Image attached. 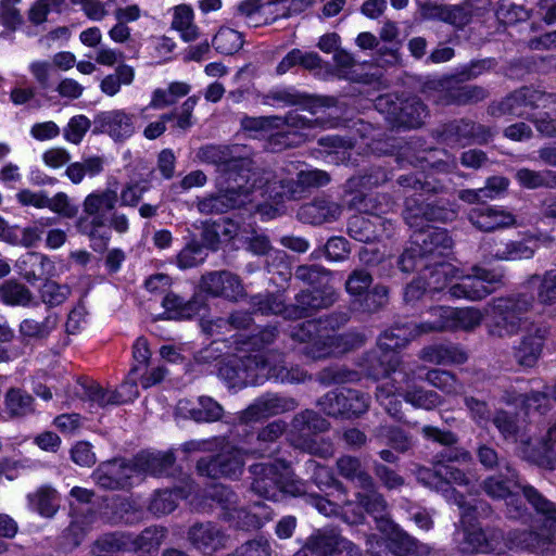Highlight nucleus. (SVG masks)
Wrapping results in <instances>:
<instances>
[{"mask_svg":"<svg viewBox=\"0 0 556 556\" xmlns=\"http://www.w3.org/2000/svg\"><path fill=\"white\" fill-rule=\"evenodd\" d=\"M535 298L519 292L493 299L486 307V329L490 336L510 338L519 333L527 324V314L533 308Z\"/></svg>","mask_w":556,"mask_h":556,"instance_id":"1","label":"nucleus"},{"mask_svg":"<svg viewBox=\"0 0 556 556\" xmlns=\"http://www.w3.org/2000/svg\"><path fill=\"white\" fill-rule=\"evenodd\" d=\"M249 471L252 479L250 489L260 497L278 501L281 494L302 496L306 493L305 483L294 478L286 460L254 464Z\"/></svg>","mask_w":556,"mask_h":556,"instance_id":"2","label":"nucleus"},{"mask_svg":"<svg viewBox=\"0 0 556 556\" xmlns=\"http://www.w3.org/2000/svg\"><path fill=\"white\" fill-rule=\"evenodd\" d=\"M197 156L204 163L215 165L225 182L252 181L257 167L251 157V150L241 144H207L199 149Z\"/></svg>","mask_w":556,"mask_h":556,"instance_id":"3","label":"nucleus"},{"mask_svg":"<svg viewBox=\"0 0 556 556\" xmlns=\"http://www.w3.org/2000/svg\"><path fill=\"white\" fill-rule=\"evenodd\" d=\"M440 193H414L405 200L403 218L409 228H425L428 223H448L457 217L456 204Z\"/></svg>","mask_w":556,"mask_h":556,"instance_id":"4","label":"nucleus"},{"mask_svg":"<svg viewBox=\"0 0 556 556\" xmlns=\"http://www.w3.org/2000/svg\"><path fill=\"white\" fill-rule=\"evenodd\" d=\"M330 427L327 419L313 409H305L294 415L289 431L292 445L311 455L329 458L333 455V445L329 440L316 439L318 433Z\"/></svg>","mask_w":556,"mask_h":556,"instance_id":"5","label":"nucleus"},{"mask_svg":"<svg viewBox=\"0 0 556 556\" xmlns=\"http://www.w3.org/2000/svg\"><path fill=\"white\" fill-rule=\"evenodd\" d=\"M117 202V192L112 189L89 193L83 202L84 215L78 217L75 224L77 231L91 241H99L100 245H105L109 235L102 232V229L106 226L109 214L115 210Z\"/></svg>","mask_w":556,"mask_h":556,"instance_id":"6","label":"nucleus"},{"mask_svg":"<svg viewBox=\"0 0 556 556\" xmlns=\"http://www.w3.org/2000/svg\"><path fill=\"white\" fill-rule=\"evenodd\" d=\"M295 169L296 166L293 162L280 167L279 172L256 167L251 182L254 193L260 192L261 195H267L274 200L302 198L306 188L301 184L299 173H295L296 178L289 177Z\"/></svg>","mask_w":556,"mask_h":556,"instance_id":"7","label":"nucleus"},{"mask_svg":"<svg viewBox=\"0 0 556 556\" xmlns=\"http://www.w3.org/2000/svg\"><path fill=\"white\" fill-rule=\"evenodd\" d=\"M268 358L262 353L232 356L223 362L218 376L229 388L242 389L249 384H258L266 379Z\"/></svg>","mask_w":556,"mask_h":556,"instance_id":"8","label":"nucleus"},{"mask_svg":"<svg viewBox=\"0 0 556 556\" xmlns=\"http://www.w3.org/2000/svg\"><path fill=\"white\" fill-rule=\"evenodd\" d=\"M326 415L334 418H358L370 407V396L359 390L343 388L327 392L317 401Z\"/></svg>","mask_w":556,"mask_h":556,"instance_id":"9","label":"nucleus"},{"mask_svg":"<svg viewBox=\"0 0 556 556\" xmlns=\"http://www.w3.org/2000/svg\"><path fill=\"white\" fill-rule=\"evenodd\" d=\"M412 236L414 244H418L421 252L431 263V278L439 282L441 278L445 279L450 273L451 266L441 261L444 252L453 247V239L446 229L443 228H414Z\"/></svg>","mask_w":556,"mask_h":556,"instance_id":"10","label":"nucleus"},{"mask_svg":"<svg viewBox=\"0 0 556 556\" xmlns=\"http://www.w3.org/2000/svg\"><path fill=\"white\" fill-rule=\"evenodd\" d=\"M376 106L386 113L387 121L396 128H418L428 116V109L417 97L393 100L391 94L380 96Z\"/></svg>","mask_w":556,"mask_h":556,"instance_id":"11","label":"nucleus"},{"mask_svg":"<svg viewBox=\"0 0 556 556\" xmlns=\"http://www.w3.org/2000/svg\"><path fill=\"white\" fill-rule=\"evenodd\" d=\"M471 270L472 274L462 276L448 288L451 298L480 301L503 285L504 274L501 270L479 266H473Z\"/></svg>","mask_w":556,"mask_h":556,"instance_id":"12","label":"nucleus"},{"mask_svg":"<svg viewBox=\"0 0 556 556\" xmlns=\"http://www.w3.org/2000/svg\"><path fill=\"white\" fill-rule=\"evenodd\" d=\"M293 556H362V552L334 528H323L314 531Z\"/></svg>","mask_w":556,"mask_h":556,"instance_id":"13","label":"nucleus"},{"mask_svg":"<svg viewBox=\"0 0 556 556\" xmlns=\"http://www.w3.org/2000/svg\"><path fill=\"white\" fill-rule=\"evenodd\" d=\"M451 78H432L424 84L422 91L444 105H469L484 100L489 92L481 86L466 85L451 87Z\"/></svg>","mask_w":556,"mask_h":556,"instance_id":"14","label":"nucleus"},{"mask_svg":"<svg viewBox=\"0 0 556 556\" xmlns=\"http://www.w3.org/2000/svg\"><path fill=\"white\" fill-rule=\"evenodd\" d=\"M252 181H232L226 182L224 192L212 194L200 199L197 202V208L202 214H224L229 210L240 207L253 201L254 190Z\"/></svg>","mask_w":556,"mask_h":556,"instance_id":"15","label":"nucleus"},{"mask_svg":"<svg viewBox=\"0 0 556 556\" xmlns=\"http://www.w3.org/2000/svg\"><path fill=\"white\" fill-rule=\"evenodd\" d=\"M245 454L243 448L225 445L218 454L200 458L197 470L199 475L212 479L237 478L243 471Z\"/></svg>","mask_w":556,"mask_h":556,"instance_id":"16","label":"nucleus"},{"mask_svg":"<svg viewBox=\"0 0 556 556\" xmlns=\"http://www.w3.org/2000/svg\"><path fill=\"white\" fill-rule=\"evenodd\" d=\"M363 367L368 377L375 380L384 378V381L399 379L396 372L403 369L412 370L414 376H418L421 379L420 372L424 370L421 366L403 364L395 353L381 351L379 348L366 353L363 359Z\"/></svg>","mask_w":556,"mask_h":556,"instance_id":"17","label":"nucleus"},{"mask_svg":"<svg viewBox=\"0 0 556 556\" xmlns=\"http://www.w3.org/2000/svg\"><path fill=\"white\" fill-rule=\"evenodd\" d=\"M290 338L300 343H306L303 353L313 358L320 359L328 356L334 342V337L320 330V321L306 320L290 330Z\"/></svg>","mask_w":556,"mask_h":556,"instance_id":"18","label":"nucleus"},{"mask_svg":"<svg viewBox=\"0 0 556 556\" xmlns=\"http://www.w3.org/2000/svg\"><path fill=\"white\" fill-rule=\"evenodd\" d=\"M540 90L522 87L509 93L502 101L490 104L488 112L495 117L508 115L530 118L531 112L540 108Z\"/></svg>","mask_w":556,"mask_h":556,"instance_id":"19","label":"nucleus"},{"mask_svg":"<svg viewBox=\"0 0 556 556\" xmlns=\"http://www.w3.org/2000/svg\"><path fill=\"white\" fill-rule=\"evenodd\" d=\"M338 300V293L332 286L315 287L299 292L294 303L289 308L291 320L309 317L320 309L333 305Z\"/></svg>","mask_w":556,"mask_h":556,"instance_id":"20","label":"nucleus"},{"mask_svg":"<svg viewBox=\"0 0 556 556\" xmlns=\"http://www.w3.org/2000/svg\"><path fill=\"white\" fill-rule=\"evenodd\" d=\"M189 544L202 555L212 556L227 548L229 535L213 521L194 522L188 528Z\"/></svg>","mask_w":556,"mask_h":556,"instance_id":"21","label":"nucleus"},{"mask_svg":"<svg viewBox=\"0 0 556 556\" xmlns=\"http://www.w3.org/2000/svg\"><path fill=\"white\" fill-rule=\"evenodd\" d=\"M298 403L292 397L276 393H266L255 399L245 409L238 414L241 424L256 422L295 409Z\"/></svg>","mask_w":556,"mask_h":556,"instance_id":"22","label":"nucleus"},{"mask_svg":"<svg viewBox=\"0 0 556 556\" xmlns=\"http://www.w3.org/2000/svg\"><path fill=\"white\" fill-rule=\"evenodd\" d=\"M441 136L448 143L468 146L472 143L485 144L493 138L494 132L485 125L468 118H459L445 124Z\"/></svg>","mask_w":556,"mask_h":556,"instance_id":"23","label":"nucleus"},{"mask_svg":"<svg viewBox=\"0 0 556 556\" xmlns=\"http://www.w3.org/2000/svg\"><path fill=\"white\" fill-rule=\"evenodd\" d=\"M91 477L104 490L126 489L132 485L135 469L131 460L113 459L100 464Z\"/></svg>","mask_w":556,"mask_h":556,"instance_id":"24","label":"nucleus"},{"mask_svg":"<svg viewBox=\"0 0 556 556\" xmlns=\"http://www.w3.org/2000/svg\"><path fill=\"white\" fill-rule=\"evenodd\" d=\"M93 132L106 134L114 141H124L135 131V115L124 110H111L98 113L93 119Z\"/></svg>","mask_w":556,"mask_h":556,"instance_id":"25","label":"nucleus"},{"mask_svg":"<svg viewBox=\"0 0 556 556\" xmlns=\"http://www.w3.org/2000/svg\"><path fill=\"white\" fill-rule=\"evenodd\" d=\"M393 230V223L378 215H353L348 223L349 236L364 243L390 237Z\"/></svg>","mask_w":556,"mask_h":556,"instance_id":"26","label":"nucleus"},{"mask_svg":"<svg viewBox=\"0 0 556 556\" xmlns=\"http://www.w3.org/2000/svg\"><path fill=\"white\" fill-rule=\"evenodd\" d=\"M441 472L442 480L444 481L443 492L448 502L458 507L463 523H466L467 519L468 522H470L476 508L466 502L463 494L458 493L454 488H451V484L469 486L471 484L470 477L462 469L444 463L441 465Z\"/></svg>","mask_w":556,"mask_h":556,"instance_id":"27","label":"nucleus"},{"mask_svg":"<svg viewBox=\"0 0 556 556\" xmlns=\"http://www.w3.org/2000/svg\"><path fill=\"white\" fill-rule=\"evenodd\" d=\"M200 288L212 296L237 300L243 294V285L239 276L229 270H215L202 275Z\"/></svg>","mask_w":556,"mask_h":556,"instance_id":"28","label":"nucleus"},{"mask_svg":"<svg viewBox=\"0 0 556 556\" xmlns=\"http://www.w3.org/2000/svg\"><path fill=\"white\" fill-rule=\"evenodd\" d=\"M381 529L387 536V547L394 556H430L432 548L420 543L392 521H383Z\"/></svg>","mask_w":556,"mask_h":556,"instance_id":"29","label":"nucleus"},{"mask_svg":"<svg viewBox=\"0 0 556 556\" xmlns=\"http://www.w3.org/2000/svg\"><path fill=\"white\" fill-rule=\"evenodd\" d=\"M396 375L399 379L383 381L376 389L377 401L392 417H399L401 414V401L397 397H403V386H408L418 378L409 369L397 371Z\"/></svg>","mask_w":556,"mask_h":556,"instance_id":"30","label":"nucleus"},{"mask_svg":"<svg viewBox=\"0 0 556 556\" xmlns=\"http://www.w3.org/2000/svg\"><path fill=\"white\" fill-rule=\"evenodd\" d=\"M175 455L173 452L138 453L132 459L135 476L148 475L152 477H168L175 471Z\"/></svg>","mask_w":556,"mask_h":556,"instance_id":"31","label":"nucleus"},{"mask_svg":"<svg viewBox=\"0 0 556 556\" xmlns=\"http://www.w3.org/2000/svg\"><path fill=\"white\" fill-rule=\"evenodd\" d=\"M261 102L269 106H292L303 105L311 110L317 106H330L333 104V99H312L293 87L274 88L268 92L260 96Z\"/></svg>","mask_w":556,"mask_h":556,"instance_id":"32","label":"nucleus"},{"mask_svg":"<svg viewBox=\"0 0 556 556\" xmlns=\"http://www.w3.org/2000/svg\"><path fill=\"white\" fill-rule=\"evenodd\" d=\"M523 497L543 518L542 529L547 542H556V503L546 498L532 485L523 486Z\"/></svg>","mask_w":556,"mask_h":556,"instance_id":"33","label":"nucleus"},{"mask_svg":"<svg viewBox=\"0 0 556 556\" xmlns=\"http://www.w3.org/2000/svg\"><path fill=\"white\" fill-rule=\"evenodd\" d=\"M549 334V328L545 325H538L529 330L523 337L516 351L518 363L522 366L532 367L540 358L544 343Z\"/></svg>","mask_w":556,"mask_h":556,"instance_id":"34","label":"nucleus"},{"mask_svg":"<svg viewBox=\"0 0 556 556\" xmlns=\"http://www.w3.org/2000/svg\"><path fill=\"white\" fill-rule=\"evenodd\" d=\"M18 274L29 283H35L51 276L54 270L53 262L39 252H27L15 264Z\"/></svg>","mask_w":556,"mask_h":556,"instance_id":"35","label":"nucleus"},{"mask_svg":"<svg viewBox=\"0 0 556 556\" xmlns=\"http://www.w3.org/2000/svg\"><path fill=\"white\" fill-rule=\"evenodd\" d=\"M342 207L329 199H316L302 205L298 212L300 220L308 224L320 225L339 218Z\"/></svg>","mask_w":556,"mask_h":556,"instance_id":"36","label":"nucleus"},{"mask_svg":"<svg viewBox=\"0 0 556 556\" xmlns=\"http://www.w3.org/2000/svg\"><path fill=\"white\" fill-rule=\"evenodd\" d=\"M420 337L416 323H396L380 334L377 345L381 351L394 353L395 350Z\"/></svg>","mask_w":556,"mask_h":556,"instance_id":"37","label":"nucleus"},{"mask_svg":"<svg viewBox=\"0 0 556 556\" xmlns=\"http://www.w3.org/2000/svg\"><path fill=\"white\" fill-rule=\"evenodd\" d=\"M59 324V314L49 311L41 320L34 316L24 318L18 325V333L24 340L46 341Z\"/></svg>","mask_w":556,"mask_h":556,"instance_id":"38","label":"nucleus"},{"mask_svg":"<svg viewBox=\"0 0 556 556\" xmlns=\"http://www.w3.org/2000/svg\"><path fill=\"white\" fill-rule=\"evenodd\" d=\"M424 362L437 365H462L467 362V353L456 344H431L418 354Z\"/></svg>","mask_w":556,"mask_h":556,"instance_id":"39","label":"nucleus"},{"mask_svg":"<svg viewBox=\"0 0 556 556\" xmlns=\"http://www.w3.org/2000/svg\"><path fill=\"white\" fill-rule=\"evenodd\" d=\"M468 218L482 231H494L515 224V217L510 213L491 206L472 208Z\"/></svg>","mask_w":556,"mask_h":556,"instance_id":"40","label":"nucleus"},{"mask_svg":"<svg viewBox=\"0 0 556 556\" xmlns=\"http://www.w3.org/2000/svg\"><path fill=\"white\" fill-rule=\"evenodd\" d=\"M286 431V422L282 420H274L258 430L255 441L244 448V453L253 456H266L277 452L271 445L276 444L277 440Z\"/></svg>","mask_w":556,"mask_h":556,"instance_id":"41","label":"nucleus"},{"mask_svg":"<svg viewBox=\"0 0 556 556\" xmlns=\"http://www.w3.org/2000/svg\"><path fill=\"white\" fill-rule=\"evenodd\" d=\"M505 473L489 477L483 481V490L485 493L493 498L506 500L516 490H520L523 493V486L518 479V473L509 465L505 466Z\"/></svg>","mask_w":556,"mask_h":556,"instance_id":"42","label":"nucleus"},{"mask_svg":"<svg viewBox=\"0 0 556 556\" xmlns=\"http://www.w3.org/2000/svg\"><path fill=\"white\" fill-rule=\"evenodd\" d=\"M336 469L339 476L354 483L359 489L374 485V478L366 470L362 460L356 456H340L336 460Z\"/></svg>","mask_w":556,"mask_h":556,"instance_id":"43","label":"nucleus"},{"mask_svg":"<svg viewBox=\"0 0 556 556\" xmlns=\"http://www.w3.org/2000/svg\"><path fill=\"white\" fill-rule=\"evenodd\" d=\"M163 315L166 319H188L201 308V302L195 296L186 300L175 292H167L162 300Z\"/></svg>","mask_w":556,"mask_h":556,"instance_id":"44","label":"nucleus"},{"mask_svg":"<svg viewBox=\"0 0 556 556\" xmlns=\"http://www.w3.org/2000/svg\"><path fill=\"white\" fill-rule=\"evenodd\" d=\"M363 492L356 494L358 505L366 510L378 522L381 530L384 527L383 521H391L386 518L388 504L384 496L378 491L376 482L370 488H361Z\"/></svg>","mask_w":556,"mask_h":556,"instance_id":"45","label":"nucleus"},{"mask_svg":"<svg viewBox=\"0 0 556 556\" xmlns=\"http://www.w3.org/2000/svg\"><path fill=\"white\" fill-rule=\"evenodd\" d=\"M166 532L163 527H148L135 538L129 535V547L140 556H152L165 540Z\"/></svg>","mask_w":556,"mask_h":556,"instance_id":"46","label":"nucleus"},{"mask_svg":"<svg viewBox=\"0 0 556 556\" xmlns=\"http://www.w3.org/2000/svg\"><path fill=\"white\" fill-rule=\"evenodd\" d=\"M502 539V532L497 529L466 528L465 541L467 549L478 553H490L495 551Z\"/></svg>","mask_w":556,"mask_h":556,"instance_id":"47","label":"nucleus"},{"mask_svg":"<svg viewBox=\"0 0 556 556\" xmlns=\"http://www.w3.org/2000/svg\"><path fill=\"white\" fill-rule=\"evenodd\" d=\"M29 507L45 518H51L60 507V496L53 488L41 485L28 496Z\"/></svg>","mask_w":556,"mask_h":556,"instance_id":"48","label":"nucleus"},{"mask_svg":"<svg viewBox=\"0 0 556 556\" xmlns=\"http://www.w3.org/2000/svg\"><path fill=\"white\" fill-rule=\"evenodd\" d=\"M250 305L254 312L262 315H280L285 319H290L289 308L291 304H286L285 298L280 293H258L250 299Z\"/></svg>","mask_w":556,"mask_h":556,"instance_id":"49","label":"nucleus"},{"mask_svg":"<svg viewBox=\"0 0 556 556\" xmlns=\"http://www.w3.org/2000/svg\"><path fill=\"white\" fill-rule=\"evenodd\" d=\"M191 492L192 486L190 484L185 488L156 491L150 502L149 509L156 516L167 515L175 510L178 498H186Z\"/></svg>","mask_w":556,"mask_h":556,"instance_id":"50","label":"nucleus"},{"mask_svg":"<svg viewBox=\"0 0 556 556\" xmlns=\"http://www.w3.org/2000/svg\"><path fill=\"white\" fill-rule=\"evenodd\" d=\"M428 319L416 323L420 336L432 332L453 331V307L433 306L428 311Z\"/></svg>","mask_w":556,"mask_h":556,"instance_id":"51","label":"nucleus"},{"mask_svg":"<svg viewBox=\"0 0 556 556\" xmlns=\"http://www.w3.org/2000/svg\"><path fill=\"white\" fill-rule=\"evenodd\" d=\"M538 285L536 300L542 305L556 303V269L546 270L543 275L533 274L525 281L527 288Z\"/></svg>","mask_w":556,"mask_h":556,"instance_id":"52","label":"nucleus"},{"mask_svg":"<svg viewBox=\"0 0 556 556\" xmlns=\"http://www.w3.org/2000/svg\"><path fill=\"white\" fill-rule=\"evenodd\" d=\"M172 28L179 31L186 42L199 37V28L194 24V13L190 5L179 4L173 9Z\"/></svg>","mask_w":556,"mask_h":556,"instance_id":"53","label":"nucleus"},{"mask_svg":"<svg viewBox=\"0 0 556 556\" xmlns=\"http://www.w3.org/2000/svg\"><path fill=\"white\" fill-rule=\"evenodd\" d=\"M191 86L185 81H173L167 88H157L152 92L149 108L162 110L174 105L180 98L187 96Z\"/></svg>","mask_w":556,"mask_h":556,"instance_id":"54","label":"nucleus"},{"mask_svg":"<svg viewBox=\"0 0 556 556\" xmlns=\"http://www.w3.org/2000/svg\"><path fill=\"white\" fill-rule=\"evenodd\" d=\"M538 249L534 240L528 241H508L497 245L494 257L500 261H521L533 257Z\"/></svg>","mask_w":556,"mask_h":556,"instance_id":"55","label":"nucleus"},{"mask_svg":"<svg viewBox=\"0 0 556 556\" xmlns=\"http://www.w3.org/2000/svg\"><path fill=\"white\" fill-rule=\"evenodd\" d=\"M5 413L12 418L25 417L35 412L34 397L17 388L10 389L4 397Z\"/></svg>","mask_w":556,"mask_h":556,"instance_id":"56","label":"nucleus"},{"mask_svg":"<svg viewBox=\"0 0 556 556\" xmlns=\"http://www.w3.org/2000/svg\"><path fill=\"white\" fill-rule=\"evenodd\" d=\"M273 510H265L264 514L258 515L252 513L243 507H236L230 513H226V519L235 527L242 530L260 529L266 521L274 518Z\"/></svg>","mask_w":556,"mask_h":556,"instance_id":"57","label":"nucleus"},{"mask_svg":"<svg viewBox=\"0 0 556 556\" xmlns=\"http://www.w3.org/2000/svg\"><path fill=\"white\" fill-rule=\"evenodd\" d=\"M546 542L542 528L541 532L532 530H513L508 532L506 538V546L509 549L517 551L533 552Z\"/></svg>","mask_w":556,"mask_h":556,"instance_id":"58","label":"nucleus"},{"mask_svg":"<svg viewBox=\"0 0 556 556\" xmlns=\"http://www.w3.org/2000/svg\"><path fill=\"white\" fill-rule=\"evenodd\" d=\"M266 9L263 0H242L236 8V15L245 18L249 25L257 27L277 20V16H267Z\"/></svg>","mask_w":556,"mask_h":556,"instance_id":"59","label":"nucleus"},{"mask_svg":"<svg viewBox=\"0 0 556 556\" xmlns=\"http://www.w3.org/2000/svg\"><path fill=\"white\" fill-rule=\"evenodd\" d=\"M0 299L8 305L28 307L34 302V294L25 285L8 280L0 287Z\"/></svg>","mask_w":556,"mask_h":556,"instance_id":"60","label":"nucleus"},{"mask_svg":"<svg viewBox=\"0 0 556 556\" xmlns=\"http://www.w3.org/2000/svg\"><path fill=\"white\" fill-rule=\"evenodd\" d=\"M403 399L414 407L427 410L433 409L442 403V399L437 392L422 388H412L410 383L403 386Z\"/></svg>","mask_w":556,"mask_h":556,"instance_id":"61","label":"nucleus"},{"mask_svg":"<svg viewBox=\"0 0 556 556\" xmlns=\"http://www.w3.org/2000/svg\"><path fill=\"white\" fill-rule=\"evenodd\" d=\"M305 471L311 475L312 481L321 491L331 488L338 491L344 490L342 482L333 477L331 470L327 466H324L314 459H308L305 463Z\"/></svg>","mask_w":556,"mask_h":556,"instance_id":"62","label":"nucleus"},{"mask_svg":"<svg viewBox=\"0 0 556 556\" xmlns=\"http://www.w3.org/2000/svg\"><path fill=\"white\" fill-rule=\"evenodd\" d=\"M397 266L403 273H412L417 269H430L431 263L427 260L421 252L418 244H414V239L410 240V245L397 258Z\"/></svg>","mask_w":556,"mask_h":556,"instance_id":"63","label":"nucleus"},{"mask_svg":"<svg viewBox=\"0 0 556 556\" xmlns=\"http://www.w3.org/2000/svg\"><path fill=\"white\" fill-rule=\"evenodd\" d=\"M223 414V407L210 396H200L197 406L189 409V417L197 422H214Z\"/></svg>","mask_w":556,"mask_h":556,"instance_id":"64","label":"nucleus"}]
</instances>
